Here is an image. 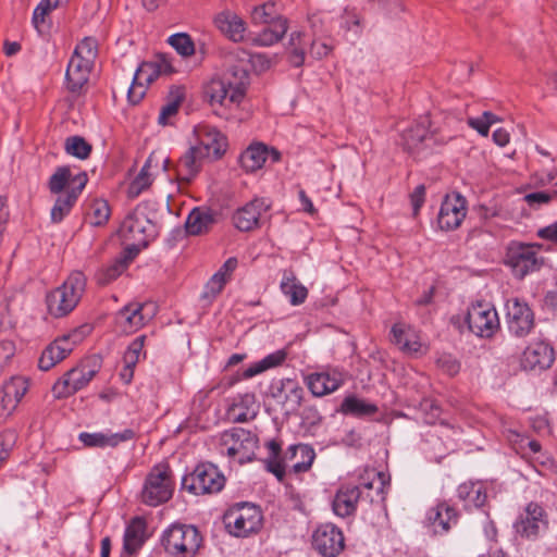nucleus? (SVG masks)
<instances>
[{
    "instance_id": "1",
    "label": "nucleus",
    "mask_w": 557,
    "mask_h": 557,
    "mask_svg": "<svg viewBox=\"0 0 557 557\" xmlns=\"http://www.w3.org/2000/svg\"><path fill=\"white\" fill-rule=\"evenodd\" d=\"M268 457L264 459L265 469L283 481L286 468L290 465L295 473L308 471L315 458L314 449L308 444H293L283 453L281 442L270 440L265 443Z\"/></svg>"
},
{
    "instance_id": "2",
    "label": "nucleus",
    "mask_w": 557,
    "mask_h": 557,
    "mask_svg": "<svg viewBox=\"0 0 557 557\" xmlns=\"http://www.w3.org/2000/svg\"><path fill=\"white\" fill-rule=\"evenodd\" d=\"M543 244L510 240L504 251L503 263L515 280L523 281L527 276L540 272L546 264L541 253Z\"/></svg>"
},
{
    "instance_id": "3",
    "label": "nucleus",
    "mask_w": 557,
    "mask_h": 557,
    "mask_svg": "<svg viewBox=\"0 0 557 557\" xmlns=\"http://www.w3.org/2000/svg\"><path fill=\"white\" fill-rule=\"evenodd\" d=\"M154 218V205L141 202L125 216L119 234L123 239L133 242L132 248L138 252L157 235Z\"/></svg>"
},
{
    "instance_id": "4",
    "label": "nucleus",
    "mask_w": 557,
    "mask_h": 557,
    "mask_svg": "<svg viewBox=\"0 0 557 557\" xmlns=\"http://www.w3.org/2000/svg\"><path fill=\"white\" fill-rule=\"evenodd\" d=\"M247 79L245 70L232 69L221 78L210 81L205 90L206 97L212 107H237L245 97Z\"/></svg>"
},
{
    "instance_id": "5",
    "label": "nucleus",
    "mask_w": 557,
    "mask_h": 557,
    "mask_svg": "<svg viewBox=\"0 0 557 557\" xmlns=\"http://www.w3.org/2000/svg\"><path fill=\"white\" fill-rule=\"evenodd\" d=\"M87 278L81 271H73L59 287L51 290L46 298L49 313L63 318L72 312L86 290Z\"/></svg>"
},
{
    "instance_id": "6",
    "label": "nucleus",
    "mask_w": 557,
    "mask_h": 557,
    "mask_svg": "<svg viewBox=\"0 0 557 557\" xmlns=\"http://www.w3.org/2000/svg\"><path fill=\"white\" fill-rule=\"evenodd\" d=\"M102 367V358L91 355L83 359L78 366L69 370L52 386L55 398H66L86 387Z\"/></svg>"
},
{
    "instance_id": "7",
    "label": "nucleus",
    "mask_w": 557,
    "mask_h": 557,
    "mask_svg": "<svg viewBox=\"0 0 557 557\" xmlns=\"http://www.w3.org/2000/svg\"><path fill=\"white\" fill-rule=\"evenodd\" d=\"M160 542L172 557H195L202 536L195 525L174 523L163 531Z\"/></svg>"
},
{
    "instance_id": "8",
    "label": "nucleus",
    "mask_w": 557,
    "mask_h": 557,
    "mask_svg": "<svg viewBox=\"0 0 557 557\" xmlns=\"http://www.w3.org/2000/svg\"><path fill=\"white\" fill-rule=\"evenodd\" d=\"M227 532L236 537H248L262 528L263 516L259 506L252 503H237L230 507L223 516Z\"/></svg>"
},
{
    "instance_id": "9",
    "label": "nucleus",
    "mask_w": 557,
    "mask_h": 557,
    "mask_svg": "<svg viewBox=\"0 0 557 557\" xmlns=\"http://www.w3.org/2000/svg\"><path fill=\"white\" fill-rule=\"evenodd\" d=\"M219 446L222 455L244 465L255 459L258 437L243 428H233L221 434Z\"/></svg>"
},
{
    "instance_id": "10",
    "label": "nucleus",
    "mask_w": 557,
    "mask_h": 557,
    "mask_svg": "<svg viewBox=\"0 0 557 557\" xmlns=\"http://www.w3.org/2000/svg\"><path fill=\"white\" fill-rule=\"evenodd\" d=\"M174 480L172 470L165 462L158 463L147 474L141 490V502L156 507L166 503L173 495Z\"/></svg>"
},
{
    "instance_id": "11",
    "label": "nucleus",
    "mask_w": 557,
    "mask_h": 557,
    "mask_svg": "<svg viewBox=\"0 0 557 557\" xmlns=\"http://www.w3.org/2000/svg\"><path fill=\"white\" fill-rule=\"evenodd\" d=\"M226 479L211 462H201L182 478V488L194 495L216 494L225 486Z\"/></svg>"
},
{
    "instance_id": "12",
    "label": "nucleus",
    "mask_w": 557,
    "mask_h": 557,
    "mask_svg": "<svg viewBox=\"0 0 557 557\" xmlns=\"http://www.w3.org/2000/svg\"><path fill=\"white\" fill-rule=\"evenodd\" d=\"M304 395V388L293 379H275L269 386V396L281 406L285 416L298 412Z\"/></svg>"
},
{
    "instance_id": "13",
    "label": "nucleus",
    "mask_w": 557,
    "mask_h": 557,
    "mask_svg": "<svg viewBox=\"0 0 557 557\" xmlns=\"http://www.w3.org/2000/svg\"><path fill=\"white\" fill-rule=\"evenodd\" d=\"M310 46L309 54L315 60H320L330 54L332 47L323 41L308 40L305 33L295 30L289 35L287 45L288 61L295 66L304 65L307 48Z\"/></svg>"
},
{
    "instance_id": "14",
    "label": "nucleus",
    "mask_w": 557,
    "mask_h": 557,
    "mask_svg": "<svg viewBox=\"0 0 557 557\" xmlns=\"http://www.w3.org/2000/svg\"><path fill=\"white\" fill-rule=\"evenodd\" d=\"M508 331L516 337H525L534 329V313L520 298H510L506 302Z\"/></svg>"
},
{
    "instance_id": "15",
    "label": "nucleus",
    "mask_w": 557,
    "mask_h": 557,
    "mask_svg": "<svg viewBox=\"0 0 557 557\" xmlns=\"http://www.w3.org/2000/svg\"><path fill=\"white\" fill-rule=\"evenodd\" d=\"M469 330L479 337H491L499 327L496 309L484 302L472 305L467 314Z\"/></svg>"
},
{
    "instance_id": "16",
    "label": "nucleus",
    "mask_w": 557,
    "mask_h": 557,
    "mask_svg": "<svg viewBox=\"0 0 557 557\" xmlns=\"http://www.w3.org/2000/svg\"><path fill=\"white\" fill-rule=\"evenodd\" d=\"M154 315L152 304L132 302L115 314L116 327L125 334H132L143 327Z\"/></svg>"
},
{
    "instance_id": "17",
    "label": "nucleus",
    "mask_w": 557,
    "mask_h": 557,
    "mask_svg": "<svg viewBox=\"0 0 557 557\" xmlns=\"http://www.w3.org/2000/svg\"><path fill=\"white\" fill-rule=\"evenodd\" d=\"M194 135L197 143L193 145L207 158L219 159L226 150V137L213 126L208 124H199L194 128Z\"/></svg>"
},
{
    "instance_id": "18",
    "label": "nucleus",
    "mask_w": 557,
    "mask_h": 557,
    "mask_svg": "<svg viewBox=\"0 0 557 557\" xmlns=\"http://www.w3.org/2000/svg\"><path fill=\"white\" fill-rule=\"evenodd\" d=\"M312 546L323 557H336L345 547L343 532L332 523L321 524L312 534Z\"/></svg>"
},
{
    "instance_id": "19",
    "label": "nucleus",
    "mask_w": 557,
    "mask_h": 557,
    "mask_svg": "<svg viewBox=\"0 0 557 557\" xmlns=\"http://www.w3.org/2000/svg\"><path fill=\"white\" fill-rule=\"evenodd\" d=\"M547 524L544 508L540 504L531 502L513 523V529L521 537L536 539L540 531L546 529Z\"/></svg>"
},
{
    "instance_id": "20",
    "label": "nucleus",
    "mask_w": 557,
    "mask_h": 557,
    "mask_svg": "<svg viewBox=\"0 0 557 557\" xmlns=\"http://www.w3.org/2000/svg\"><path fill=\"white\" fill-rule=\"evenodd\" d=\"M467 214V200L459 193L446 195L437 215V223L443 231L458 228Z\"/></svg>"
},
{
    "instance_id": "21",
    "label": "nucleus",
    "mask_w": 557,
    "mask_h": 557,
    "mask_svg": "<svg viewBox=\"0 0 557 557\" xmlns=\"http://www.w3.org/2000/svg\"><path fill=\"white\" fill-rule=\"evenodd\" d=\"M429 119L422 117L418 123L406 128L401 133L400 145L411 154L431 148V141H435L433 135H429Z\"/></svg>"
},
{
    "instance_id": "22",
    "label": "nucleus",
    "mask_w": 557,
    "mask_h": 557,
    "mask_svg": "<svg viewBox=\"0 0 557 557\" xmlns=\"http://www.w3.org/2000/svg\"><path fill=\"white\" fill-rule=\"evenodd\" d=\"M270 208L263 198H255L238 208L233 214V223L242 232H249L259 226L260 219Z\"/></svg>"
},
{
    "instance_id": "23",
    "label": "nucleus",
    "mask_w": 557,
    "mask_h": 557,
    "mask_svg": "<svg viewBox=\"0 0 557 557\" xmlns=\"http://www.w3.org/2000/svg\"><path fill=\"white\" fill-rule=\"evenodd\" d=\"M136 433L132 429H125L122 432H81L78 441L87 448H107L117 447L121 443L134 440Z\"/></svg>"
},
{
    "instance_id": "24",
    "label": "nucleus",
    "mask_w": 557,
    "mask_h": 557,
    "mask_svg": "<svg viewBox=\"0 0 557 557\" xmlns=\"http://www.w3.org/2000/svg\"><path fill=\"white\" fill-rule=\"evenodd\" d=\"M28 389L27 380L13 376L0 389V414L10 416Z\"/></svg>"
},
{
    "instance_id": "25",
    "label": "nucleus",
    "mask_w": 557,
    "mask_h": 557,
    "mask_svg": "<svg viewBox=\"0 0 557 557\" xmlns=\"http://www.w3.org/2000/svg\"><path fill=\"white\" fill-rule=\"evenodd\" d=\"M344 383V375L337 370L315 372L306 377V384L313 396L322 397L338 389Z\"/></svg>"
},
{
    "instance_id": "26",
    "label": "nucleus",
    "mask_w": 557,
    "mask_h": 557,
    "mask_svg": "<svg viewBox=\"0 0 557 557\" xmlns=\"http://www.w3.org/2000/svg\"><path fill=\"white\" fill-rule=\"evenodd\" d=\"M555 360L554 349L545 342L531 343L523 351L521 363L524 369L544 370Z\"/></svg>"
},
{
    "instance_id": "27",
    "label": "nucleus",
    "mask_w": 557,
    "mask_h": 557,
    "mask_svg": "<svg viewBox=\"0 0 557 557\" xmlns=\"http://www.w3.org/2000/svg\"><path fill=\"white\" fill-rule=\"evenodd\" d=\"M74 343L70 335H63L50 343L41 352L38 367L42 371H49L57 363L64 360L73 350Z\"/></svg>"
},
{
    "instance_id": "28",
    "label": "nucleus",
    "mask_w": 557,
    "mask_h": 557,
    "mask_svg": "<svg viewBox=\"0 0 557 557\" xmlns=\"http://www.w3.org/2000/svg\"><path fill=\"white\" fill-rule=\"evenodd\" d=\"M92 66L94 62L74 54L71 57L65 73L67 89L71 92H79L82 90L89 79Z\"/></svg>"
},
{
    "instance_id": "29",
    "label": "nucleus",
    "mask_w": 557,
    "mask_h": 557,
    "mask_svg": "<svg viewBox=\"0 0 557 557\" xmlns=\"http://www.w3.org/2000/svg\"><path fill=\"white\" fill-rule=\"evenodd\" d=\"M161 74L156 70V62H143L136 70L132 85L127 91L128 101L132 104H137L144 98L146 88L144 82L147 84L152 83Z\"/></svg>"
},
{
    "instance_id": "30",
    "label": "nucleus",
    "mask_w": 557,
    "mask_h": 557,
    "mask_svg": "<svg viewBox=\"0 0 557 557\" xmlns=\"http://www.w3.org/2000/svg\"><path fill=\"white\" fill-rule=\"evenodd\" d=\"M215 27L234 42L243 41L246 33V23L236 13L224 10L214 16Z\"/></svg>"
},
{
    "instance_id": "31",
    "label": "nucleus",
    "mask_w": 557,
    "mask_h": 557,
    "mask_svg": "<svg viewBox=\"0 0 557 557\" xmlns=\"http://www.w3.org/2000/svg\"><path fill=\"white\" fill-rule=\"evenodd\" d=\"M78 177H84V187L88 182L85 172L73 173L70 166H59L48 181V188L51 194L57 196L70 193L72 188L77 187Z\"/></svg>"
},
{
    "instance_id": "32",
    "label": "nucleus",
    "mask_w": 557,
    "mask_h": 557,
    "mask_svg": "<svg viewBox=\"0 0 557 557\" xmlns=\"http://www.w3.org/2000/svg\"><path fill=\"white\" fill-rule=\"evenodd\" d=\"M258 408L255 394L245 393L234 398L227 413L234 422L245 423L256 418Z\"/></svg>"
},
{
    "instance_id": "33",
    "label": "nucleus",
    "mask_w": 557,
    "mask_h": 557,
    "mask_svg": "<svg viewBox=\"0 0 557 557\" xmlns=\"http://www.w3.org/2000/svg\"><path fill=\"white\" fill-rule=\"evenodd\" d=\"M360 495L361 492L358 486L348 485L341 487L332 503L334 513L341 518L352 516L356 512Z\"/></svg>"
},
{
    "instance_id": "34",
    "label": "nucleus",
    "mask_w": 557,
    "mask_h": 557,
    "mask_svg": "<svg viewBox=\"0 0 557 557\" xmlns=\"http://www.w3.org/2000/svg\"><path fill=\"white\" fill-rule=\"evenodd\" d=\"M77 187L72 188L70 193L57 196L55 201L50 211L52 223H61L72 211L84 189V177H78Z\"/></svg>"
},
{
    "instance_id": "35",
    "label": "nucleus",
    "mask_w": 557,
    "mask_h": 557,
    "mask_svg": "<svg viewBox=\"0 0 557 557\" xmlns=\"http://www.w3.org/2000/svg\"><path fill=\"white\" fill-rule=\"evenodd\" d=\"M206 158V156L198 153V150L191 146L175 165L177 178L185 183L191 182L199 173Z\"/></svg>"
},
{
    "instance_id": "36",
    "label": "nucleus",
    "mask_w": 557,
    "mask_h": 557,
    "mask_svg": "<svg viewBox=\"0 0 557 557\" xmlns=\"http://www.w3.org/2000/svg\"><path fill=\"white\" fill-rule=\"evenodd\" d=\"M457 496L467 510L481 508L487 500L486 487L482 482H465L457 488Z\"/></svg>"
},
{
    "instance_id": "37",
    "label": "nucleus",
    "mask_w": 557,
    "mask_h": 557,
    "mask_svg": "<svg viewBox=\"0 0 557 557\" xmlns=\"http://www.w3.org/2000/svg\"><path fill=\"white\" fill-rule=\"evenodd\" d=\"M147 524L144 518L135 517L126 527L123 539L124 550L128 554L136 553L146 541Z\"/></svg>"
},
{
    "instance_id": "38",
    "label": "nucleus",
    "mask_w": 557,
    "mask_h": 557,
    "mask_svg": "<svg viewBox=\"0 0 557 557\" xmlns=\"http://www.w3.org/2000/svg\"><path fill=\"white\" fill-rule=\"evenodd\" d=\"M426 518L434 528H441V532L445 533L457 523L458 513L448 504L440 503L428 511ZM435 532H438L437 529Z\"/></svg>"
},
{
    "instance_id": "39",
    "label": "nucleus",
    "mask_w": 557,
    "mask_h": 557,
    "mask_svg": "<svg viewBox=\"0 0 557 557\" xmlns=\"http://www.w3.org/2000/svg\"><path fill=\"white\" fill-rule=\"evenodd\" d=\"M288 29L287 21H278L275 25H268L260 33L250 37L255 46L270 47L282 40Z\"/></svg>"
},
{
    "instance_id": "40",
    "label": "nucleus",
    "mask_w": 557,
    "mask_h": 557,
    "mask_svg": "<svg viewBox=\"0 0 557 557\" xmlns=\"http://www.w3.org/2000/svg\"><path fill=\"white\" fill-rule=\"evenodd\" d=\"M269 149L263 144L248 147L239 157L242 168L247 172H255L262 168L268 159Z\"/></svg>"
},
{
    "instance_id": "41",
    "label": "nucleus",
    "mask_w": 557,
    "mask_h": 557,
    "mask_svg": "<svg viewBox=\"0 0 557 557\" xmlns=\"http://www.w3.org/2000/svg\"><path fill=\"white\" fill-rule=\"evenodd\" d=\"M281 290L293 306L301 305L308 296V289L296 280L293 272H284Z\"/></svg>"
},
{
    "instance_id": "42",
    "label": "nucleus",
    "mask_w": 557,
    "mask_h": 557,
    "mask_svg": "<svg viewBox=\"0 0 557 557\" xmlns=\"http://www.w3.org/2000/svg\"><path fill=\"white\" fill-rule=\"evenodd\" d=\"M213 222L214 216L210 210L195 208L187 216L185 228L189 235H200L207 232Z\"/></svg>"
},
{
    "instance_id": "43",
    "label": "nucleus",
    "mask_w": 557,
    "mask_h": 557,
    "mask_svg": "<svg viewBox=\"0 0 557 557\" xmlns=\"http://www.w3.org/2000/svg\"><path fill=\"white\" fill-rule=\"evenodd\" d=\"M278 21L287 20L280 14L274 2L256 5L251 11V22L255 25H275Z\"/></svg>"
},
{
    "instance_id": "44",
    "label": "nucleus",
    "mask_w": 557,
    "mask_h": 557,
    "mask_svg": "<svg viewBox=\"0 0 557 557\" xmlns=\"http://www.w3.org/2000/svg\"><path fill=\"white\" fill-rule=\"evenodd\" d=\"M285 359H286V352L284 350H276L272 354H269L261 360L256 361L252 364H250L243 372V377L244 379L253 377L269 369H272V368H275V367L282 364L285 361Z\"/></svg>"
},
{
    "instance_id": "45",
    "label": "nucleus",
    "mask_w": 557,
    "mask_h": 557,
    "mask_svg": "<svg viewBox=\"0 0 557 557\" xmlns=\"http://www.w3.org/2000/svg\"><path fill=\"white\" fill-rule=\"evenodd\" d=\"M391 333L393 341L399 345L404 351L418 352L420 350L421 344L412 330L406 329L401 324H395Z\"/></svg>"
},
{
    "instance_id": "46",
    "label": "nucleus",
    "mask_w": 557,
    "mask_h": 557,
    "mask_svg": "<svg viewBox=\"0 0 557 557\" xmlns=\"http://www.w3.org/2000/svg\"><path fill=\"white\" fill-rule=\"evenodd\" d=\"M342 412L354 417H370L377 412L374 404L368 403L356 396H348L342 403Z\"/></svg>"
},
{
    "instance_id": "47",
    "label": "nucleus",
    "mask_w": 557,
    "mask_h": 557,
    "mask_svg": "<svg viewBox=\"0 0 557 557\" xmlns=\"http://www.w3.org/2000/svg\"><path fill=\"white\" fill-rule=\"evenodd\" d=\"M109 203L103 199H92L86 209V221L92 226L104 225L110 218Z\"/></svg>"
},
{
    "instance_id": "48",
    "label": "nucleus",
    "mask_w": 557,
    "mask_h": 557,
    "mask_svg": "<svg viewBox=\"0 0 557 557\" xmlns=\"http://www.w3.org/2000/svg\"><path fill=\"white\" fill-rule=\"evenodd\" d=\"M153 158L154 153L150 154V157L141 168L139 174L131 183L128 187V195L131 197L139 196L145 189H147L151 185L152 180L148 172V169L150 168Z\"/></svg>"
},
{
    "instance_id": "49",
    "label": "nucleus",
    "mask_w": 557,
    "mask_h": 557,
    "mask_svg": "<svg viewBox=\"0 0 557 557\" xmlns=\"http://www.w3.org/2000/svg\"><path fill=\"white\" fill-rule=\"evenodd\" d=\"M61 0H41L35 8L33 13L32 23L39 34L45 33L46 23L45 16L55 9Z\"/></svg>"
},
{
    "instance_id": "50",
    "label": "nucleus",
    "mask_w": 557,
    "mask_h": 557,
    "mask_svg": "<svg viewBox=\"0 0 557 557\" xmlns=\"http://www.w3.org/2000/svg\"><path fill=\"white\" fill-rule=\"evenodd\" d=\"M168 42L184 58L190 57L195 53V44L191 37L186 33L171 35Z\"/></svg>"
},
{
    "instance_id": "51",
    "label": "nucleus",
    "mask_w": 557,
    "mask_h": 557,
    "mask_svg": "<svg viewBox=\"0 0 557 557\" xmlns=\"http://www.w3.org/2000/svg\"><path fill=\"white\" fill-rule=\"evenodd\" d=\"M65 151L67 154L84 160L89 157L91 146L81 136H71L65 140Z\"/></svg>"
},
{
    "instance_id": "52",
    "label": "nucleus",
    "mask_w": 557,
    "mask_h": 557,
    "mask_svg": "<svg viewBox=\"0 0 557 557\" xmlns=\"http://www.w3.org/2000/svg\"><path fill=\"white\" fill-rule=\"evenodd\" d=\"M300 425L306 431H311L312 429L320 425L322 422V416L314 406H305L300 412Z\"/></svg>"
},
{
    "instance_id": "53",
    "label": "nucleus",
    "mask_w": 557,
    "mask_h": 557,
    "mask_svg": "<svg viewBox=\"0 0 557 557\" xmlns=\"http://www.w3.org/2000/svg\"><path fill=\"white\" fill-rule=\"evenodd\" d=\"M145 335H140L136 337L127 347L123 360L124 363L129 366H136L139 361V357L143 352L144 345H145Z\"/></svg>"
},
{
    "instance_id": "54",
    "label": "nucleus",
    "mask_w": 557,
    "mask_h": 557,
    "mask_svg": "<svg viewBox=\"0 0 557 557\" xmlns=\"http://www.w3.org/2000/svg\"><path fill=\"white\" fill-rule=\"evenodd\" d=\"M74 55H79L86 60L95 62L97 57V41L94 38H84L75 48Z\"/></svg>"
},
{
    "instance_id": "55",
    "label": "nucleus",
    "mask_w": 557,
    "mask_h": 557,
    "mask_svg": "<svg viewBox=\"0 0 557 557\" xmlns=\"http://www.w3.org/2000/svg\"><path fill=\"white\" fill-rule=\"evenodd\" d=\"M220 274H213L205 285L201 298L211 302L224 288L225 282L220 280Z\"/></svg>"
},
{
    "instance_id": "56",
    "label": "nucleus",
    "mask_w": 557,
    "mask_h": 557,
    "mask_svg": "<svg viewBox=\"0 0 557 557\" xmlns=\"http://www.w3.org/2000/svg\"><path fill=\"white\" fill-rule=\"evenodd\" d=\"M181 102H182V98L180 96H176L175 98L171 99L166 104H164L161 108V111H160V114L158 117L159 124L168 125L169 119L178 112Z\"/></svg>"
},
{
    "instance_id": "57",
    "label": "nucleus",
    "mask_w": 557,
    "mask_h": 557,
    "mask_svg": "<svg viewBox=\"0 0 557 557\" xmlns=\"http://www.w3.org/2000/svg\"><path fill=\"white\" fill-rule=\"evenodd\" d=\"M554 197L553 193L535 191L524 196V201L533 209H539L542 205L548 203Z\"/></svg>"
},
{
    "instance_id": "58",
    "label": "nucleus",
    "mask_w": 557,
    "mask_h": 557,
    "mask_svg": "<svg viewBox=\"0 0 557 557\" xmlns=\"http://www.w3.org/2000/svg\"><path fill=\"white\" fill-rule=\"evenodd\" d=\"M437 364L450 376L456 375L460 370V363L449 355L440 357L437 359Z\"/></svg>"
},
{
    "instance_id": "59",
    "label": "nucleus",
    "mask_w": 557,
    "mask_h": 557,
    "mask_svg": "<svg viewBox=\"0 0 557 557\" xmlns=\"http://www.w3.org/2000/svg\"><path fill=\"white\" fill-rule=\"evenodd\" d=\"M425 187L424 185H418L410 194V201L412 206L413 214L417 215L424 203Z\"/></svg>"
},
{
    "instance_id": "60",
    "label": "nucleus",
    "mask_w": 557,
    "mask_h": 557,
    "mask_svg": "<svg viewBox=\"0 0 557 557\" xmlns=\"http://www.w3.org/2000/svg\"><path fill=\"white\" fill-rule=\"evenodd\" d=\"M125 264L122 261H116L114 264L108 267L103 276L99 278L101 284H108L109 282L115 280L123 271Z\"/></svg>"
},
{
    "instance_id": "61",
    "label": "nucleus",
    "mask_w": 557,
    "mask_h": 557,
    "mask_svg": "<svg viewBox=\"0 0 557 557\" xmlns=\"http://www.w3.org/2000/svg\"><path fill=\"white\" fill-rule=\"evenodd\" d=\"M14 345L10 341L0 342V372L5 368L14 355Z\"/></svg>"
},
{
    "instance_id": "62",
    "label": "nucleus",
    "mask_w": 557,
    "mask_h": 557,
    "mask_svg": "<svg viewBox=\"0 0 557 557\" xmlns=\"http://www.w3.org/2000/svg\"><path fill=\"white\" fill-rule=\"evenodd\" d=\"M237 259L231 257L221 265V268L214 274H220V280H223L225 283H227L228 280L231 278L232 273L237 268Z\"/></svg>"
},
{
    "instance_id": "63",
    "label": "nucleus",
    "mask_w": 557,
    "mask_h": 557,
    "mask_svg": "<svg viewBox=\"0 0 557 557\" xmlns=\"http://www.w3.org/2000/svg\"><path fill=\"white\" fill-rule=\"evenodd\" d=\"M468 125L475 129L480 135L487 136L490 132L488 122L481 115L479 117H470Z\"/></svg>"
},
{
    "instance_id": "64",
    "label": "nucleus",
    "mask_w": 557,
    "mask_h": 557,
    "mask_svg": "<svg viewBox=\"0 0 557 557\" xmlns=\"http://www.w3.org/2000/svg\"><path fill=\"white\" fill-rule=\"evenodd\" d=\"M152 62H156V70L161 75H168L173 72V66L165 55H158Z\"/></svg>"
}]
</instances>
